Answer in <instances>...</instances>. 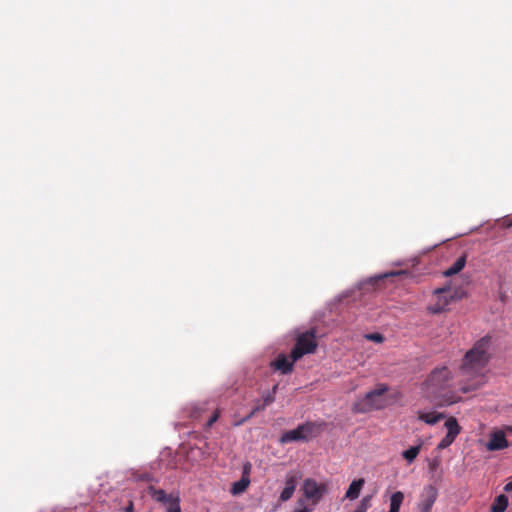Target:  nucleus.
I'll list each match as a JSON object with an SVG mask.
<instances>
[{
  "label": "nucleus",
  "mask_w": 512,
  "mask_h": 512,
  "mask_svg": "<svg viewBox=\"0 0 512 512\" xmlns=\"http://www.w3.org/2000/svg\"><path fill=\"white\" fill-rule=\"evenodd\" d=\"M490 344V337L484 336L476 341L464 355L459 370L463 382L461 387L463 392L475 390L484 384V371L490 359Z\"/></svg>",
  "instance_id": "nucleus-1"
},
{
  "label": "nucleus",
  "mask_w": 512,
  "mask_h": 512,
  "mask_svg": "<svg viewBox=\"0 0 512 512\" xmlns=\"http://www.w3.org/2000/svg\"><path fill=\"white\" fill-rule=\"evenodd\" d=\"M388 386L386 384H378L375 389L367 392L363 398L358 399L352 410L356 413H367L373 410L385 408L389 402L386 399Z\"/></svg>",
  "instance_id": "nucleus-2"
},
{
  "label": "nucleus",
  "mask_w": 512,
  "mask_h": 512,
  "mask_svg": "<svg viewBox=\"0 0 512 512\" xmlns=\"http://www.w3.org/2000/svg\"><path fill=\"white\" fill-rule=\"evenodd\" d=\"M451 373L445 366L434 369L426 380V391L434 399H446V390L451 386Z\"/></svg>",
  "instance_id": "nucleus-3"
},
{
  "label": "nucleus",
  "mask_w": 512,
  "mask_h": 512,
  "mask_svg": "<svg viewBox=\"0 0 512 512\" xmlns=\"http://www.w3.org/2000/svg\"><path fill=\"white\" fill-rule=\"evenodd\" d=\"M318 347L316 339V329L311 328L309 330L298 332L295 338V344L291 349L289 358L293 361H298L307 354H313Z\"/></svg>",
  "instance_id": "nucleus-4"
},
{
  "label": "nucleus",
  "mask_w": 512,
  "mask_h": 512,
  "mask_svg": "<svg viewBox=\"0 0 512 512\" xmlns=\"http://www.w3.org/2000/svg\"><path fill=\"white\" fill-rule=\"evenodd\" d=\"M455 297L456 292L449 285L436 288L433 291L432 300L427 309L432 314L444 312Z\"/></svg>",
  "instance_id": "nucleus-5"
},
{
  "label": "nucleus",
  "mask_w": 512,
  "mask_h": 512,
  "mask_svg": "<svg viewBox=\"0 0 512 512\" xmlns=\"http://www.w3.org/2000/svg\"><path fill=\"white\" fill-rule=\"evenodd\" d=\"M316 429L317 427L315 423L305 422L293 430L284 432L281 435L279 442L281 444H287L297 441H307L314 436Z\"/></svg>",
  "instance_id": "nucleus-6"
},
{
  "label": "nucleus",
  "mask_w": 512,
  "mask_h": 512,
  "mask_svg": "<svg viewBox=\"0 0 512 512\" xmlns=\"http://www.w3.org/2000/svg\"><path fill=\"white\" fill-rule=\"evenodd\" d=\"M151 498L162 504L166 512H182L180 507V498L177 493H166L163 489H157L153 486L148 488Z\"/></svg>",
  "instance_id": "nucleus-7"
},
{
  "label": "nucleus",
  "mask_w": 512,
  "mask_h": 512,
  "mask_svg": "<svg viewBox=\"0 0 512 512\" xmlns=\"http://www.w3.org/2000/svg\"><path fill=\"white\" fill-rule=\"evenodd\" d=\"M444 426L447 429V434L442 438V440L437 445V448L440 450L449 447L461 432V427L458 424L456 418L454 417H449L446 420Z\"/></svg>",
  "instance_id": "nucleus-8"
},
{
  "label": "nucleus",
  "mask_w": 512,
  "mask_h": 512,
  "mask_svg": "<svg viewBox=\"0 0 512 512\" xmlns=\"http://www.w3.org/2000/svg\"><path fill=\"white\" fill-rule=\"evenodd\" d=\"M303 493L307 499H311L314 504L318 503L326 492L325 484H318L314 479H306L303 483Z\"/></svg>",
  "instance_id": "nucleus-9"
},
{
  "label": "nucleus",
  "mask_w": 512,
  "mask_h": 512,
  "mask_svg": "<svg viewBox=\"0 0 512 512\" xmlns=\"http://www.w3.org/2000/svg\"><path fill=\"white\" fill-rule=\"evenodd\" d=\"M422 500L419 504L420 512H431L432 507L438 497V491L433 485L424 488L421 495Z\"/></svg>",
  "instance_id": "nucleus-10"
},
{
  "label": "nucleus",
  "mask_w": 512,
  "mask_h": 512,
  "mask_svg": "<svg viewBox=\"0 0 512 512\" xmlns=\"http://www.w3.org/2000/svg\"><path fill=\"white\" fill-rule=\"evenodd\" d=\"M509 446L506 435L502 430H497L491 433L490 440L486 444L488 451L503 450Z\"/></svg>",
  "instance_id": "nucleus-11"
},
{
  "label": "nucleus",
  "mask_w": 512,
  "mask_h": 512,
  "mask_svg": "<svg viewBox=\"0 0 512 512\" xmlns=\"http://www.w3.org/2000/svg\"><path fill=\"white\" fill-rule=\"evenodd\" d=\"M292 358L290 360L285 354H279L277 358L271 362V366L274 370L280 371L281 374L287 375L293 371L294 363Z\"/></svg>",
  "instance_id": "nucleus-12"
},
{
  "label": "nucleus",
  "mask_w": 512,
  "mask_h": 512,
  "mask_svg": "<svg viewBox=\"0 0 512 512\" xmlns=\"http://www.w3.org/2000/svg\"><path fill=\"white\" fill-rule=\"evenodd\" d=\"M297 486L296 477L291 475L287 476L285 481V487L280 494V500L282 502L288 501L292 496Z\"/></svg>",
  "instance_id": "nucleus-13"
},
{
  "label": "nucleus",
  "mask_w": 512,
  "mask_h": 512,
  "mask_svg": "<svg viewBox=\"0 0 512 512\" xmlns=\"http://www.w3.org/2000/svg\"><path fill=\"white\" fill-rule=\"evenodd\" d=\"M365 484V480L363 478H359L357 480L352 481L349 485V488L346 491L345 497L350 500H355L359 497L360 492Z\"/></svg>",
  "instance_id": "nucleus-14"
},
{
  "label": "nucleus",
  "mask_w": 512,
  "mask_h": 512,
  "mask_svg": "<svg viewBox=\"0 0 512 512\" xmlns=\"http://www.w3.org/2000/svg\"><path fill=\"white\" fill-rule=\"evenodd\" d=\"M444 417H445V415L443 413H438L435 411H431V412L419 411L418 412V419L425 422L426 424H429V425H434V424L438 423Z\"/></svg>",
  "instance_id": "nucleus-15"
},
{
  "label": "nucleus",
  "mask_w": 512,
  "mask_h": 512,
  "mask_svg": "<svg viewBox=\"0 0 512 512\" xmlns=\"http://www.w3.org/2000/svg\"><path fill=\"white\" fill-rule=\"evenodd\" d=\"M466 264V255H462L456 259V261L446 270L444 271V275L449 277L459 273Z\"/></svg>",
  "instance_id": "nucleus-16"
},
{
  "label": "nucleus",
  "mask_w": 512,
  "mask_h": 512,
  "mask_svg": "<svg viewBox=\"0 0 512 512\" xmlns=\"http://www.w3.org/2000/svg\"><path fill=\"white\" fill-rule=\"evenodd\" d=\"M250 484V477L247 475H242L241 479L237 482H234L231 487V493L233 495H238L243 493Z\"/></svg>",
  "instance_id": "nucleus-17"
},
{
  "label": "nucleus",
  "mask_w": 512,
  "mask_h": 512,
  "mask_svg": "<svg viewBox=\"0 0 512 512\" xmlns=\"http://www.w3.org/2000/svg\"><path fill=\"white\" fill-rule=\"evenodd\" d=\"M404 500V494L401 491L393 493L390 497L389 512H399Z\"/></svg>",
  "instance_id": "nucleus-18"
},
{
  "label": "nucleus",
  "mask_w": 512,
  "mask_h": 512,
  "mask_svg": "<svg viewBox=\"0 0 512 512\" xmlns=\"http://www.w3.org/2000/svg\"><path fill=\"white\" fill-rule=\"evenodd\" d=\"M508 506V498L501 494L497 496L491 505V512H504Z\"/></svg>",
  "instance_id": "nucleus-19"
},
{
  "label": "nucleus",
  "mask_w": 512,
  "mask_h": 512,
  "mask_svg": "<svg viewBox=\"0 0 512 512\" xmlns=\"http://www.w3.org/2000/svg\"><path fill=\"white\" fill-rule=\"evenodd\" d=\"M422 445L412 446L402 453L403 458L408 462L412 463L421 451Z\"/></svg>",
  "instance_id": "nucleus-20"
},
{
  "label": "nucleus",
  "mask_w": 512,
  "mask_h": 512,
  "mask_svg": "<svg viewBox=\"0 0 512 512\" xmlns=\"http://www.w3.org/2000/svg\"><path fill=\"white\" fill-rule=\"evenodd\" d=\"M278 385H274L271 391H268L263 394V403L261 404V408H266V406L272 404L275 401V394L277 391Z\"/></svg>",
  "instance_id": "nucleus-21"
},
{
  "label": "nucleus",
  "mask_w": 512,
  "mask_h": 512,
  "mask_svg": "<svg viewBox=\"0 0 512 512\" xmlns=\"http://www.w3.org/2000/svg\"><path fill=\"white\" fill-rule=\"evenodd\" d=\"M265 408H261V404H257L253 409L252 411L250 412V414L248 416H246L245 418H243L242 420H240L238 423H236V425H241L243 424L245 421L249 420L252 416H254L258 411H261V410H264Z\"/></svg>",
  "instance_id": "nucleus-22"
},
{
  "label": "nucleus",
  "mask_w": 512,
  "mask_h": 512,
  "mask_svg": "<svg viewBox=\"0 0 512 512\" xmlns=\"http://www.w3.org/2000/svg\"><path fill=\"white\" fill-rule=\"evenodd\" d=\"M368 340L370 341H373V342H377V343H381L383 342L384 340V337L382 334L380 333H371V334H367L365 336Z\"/></svg>",
  "instance_id": "nucleus-23"
},
{
  "label": "nucleus",
  "mask_w": 512,
  "mask_h": 512,
  "mask_svg": "<svg viewBox=\"0 0 512 512\" xmlns=\"http://www.w3.org/2000/svg\"><path fill=\"white\" fill-rule=\"evenodd\" d=\"M219 416L220 412L219 410H216L208 420L207 427H211L218 420Z\"/></svg>",
  "instance_id": "nucleus-24"
},
{
  "label": "nucleus",
  "mask_w": 512,
  "mask_h": 512,
  "mask_svg": "<svg viewBox=\"0 0 512 512\" xmlns=\"http://www.w3.org/2000/svg\"><path fill=\"white\" fill-rule=\"evenodd\" d=\"M251 468H252V465L249 462L245 463L243 466V474L242 475H247L249 477Z\"/></svg>",
  "instance_id": "nucleus-25"
},
{
  "label": "nucleus",
  "mask_w": 512,
  "mask_h": 512,
  "mask_svg": "<svg viewBox=\"0 0 512 512\" xmlns=\"http://www.w3.org/2000/svg\"><path fill=\"white\" fill-rule=\"evenodd\" d=\"M399 272H391V273H386V274H383V275H380L377 277L378 280H381V279H384L386 277H389V276H395V275H398Z\"/></svg>",
  "instance_id": "nucleus-26"
},
{
  "label": "nucleus",
  "mask_w": 512,
  "mask_h": 512,
  "mask_svg": "<svg viewBox=\"0 0 512 512\" xmlns=\"http://www.w3.org/2000/svg\"><path fill=\"white\" fill-rule=\"evenodd\" d=\"M506 492H512V480L504 486Z\"/></svg>",
  "instance_id": "nucleus-27"
},
{
  "label": "nucleus",
  "mask_w": 512,
  "mask_h": 512,
  "mask_svg": "<svg viewBox=\"0 0 512 512\" xmlns=\"http://www.w3.org/2000/svg\"><path fill=\"white\" fill-rule=\"evenodd\" d=\"M125 512H134V506L132 501H130L129 505L125 508Z\"/></svg>",
  "instance_id": "nucleus-28"
},
{
  "label": "nucleus",
  "mask_w": 512,
  "mask_h": 512,
  "mask_svg": "<svg viewBox=\"0 0 512 512\" xmlns=\"http://www.w3.org/2000/svg\"><path fill=\"white\" fill-rule=\"evenodd\" d=\"M294 512H312V509H310L308 507H303L301 509L294 510Z\"/></svg>",
  "instance_id": "nucleus-29"
},
{
  "label": "nucleus",
  "mask_w": 512,
  "mask_h": 512,
  "mask_svg": "<svg viewBox=\"0 0 512 512\" xmlns=\"http://www.w3.org/2000/svg\"><path fill=\"white\" fill-rule=\"evenodd\" d=\"M507 227H512V217L507 222Z\"/></svg>",
  "instance_id": "nucleus-30"
}]
</instances>
